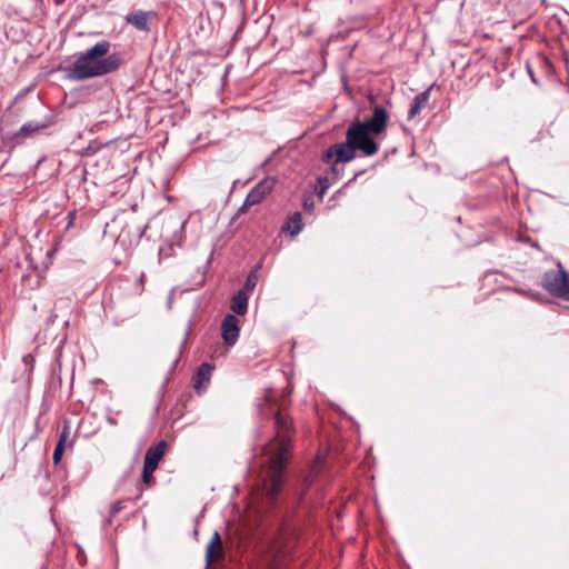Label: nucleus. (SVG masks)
<instances>
[{
    "mask_svg": "<svg viewBox=\"0 0 569 569\" xmlns=\"http://www.w3.org/2000/svg\"><path fill=\"white\" fill-rule=\"evenodd\" d=\"M350 33V30H345V31H339L337 33H331L328 38V42H338V41H342L345 39L348 38Z\"/></svg>",
    "mask_w": 569,
    "mask_h": 569,
    "instance_id": "nucleus-24",
    "label": "nucleus"
},
{
    "mask_svg": "<svg viewBox=\"0 0 569 569\" xmlns=\"http://www.w3.org/2000/svg\"><path fill=\"white\" fill-rule=\"evenodd\" d=\"M261 262H259L254 270L250 271L249 274L246 278L243 288L241 290H244V292L248 295V292L252 291L257 283H258V269L260 268Z\"/></svg>",
    "mask_w": 569,
    "mask_h": 569,
    "instance_id": "nucleus-17",
    "label": "nucleus"
},
{
    "mask_svg": "<svg viewBox=\"0 0 569 569\" xmlns=\"http://www.w3.org/2000/svg\"><path fill=\"white\" fill-rule=\"evenodd\" d=\"M69 435H70V427L66 423L59 435V439H58V442L56 446H60L61 447H64L66 448V445H67V440L69 438Z\"/></svg>",
    "mask_w": 569,
    "mask_h": 569,
    "instance_id": "nucleus-22",
    "label": "nucleus"
},
{
    "mask_svg": "<svg viewBox=\"0 0 569 569\" xmlns=\"http://www.w3.org/2000/svg\"><path fill=\"white\" fill-rule=\"evenodd\" d=\"M220 545V536L217 531L213 532L206 550V562L207 566H210L213 560V549L216 546Z\"/></svg>",
    "mask_w": 569,
    "mask_h": 569,
    "instance_id": "nucleus-19",
    "label": "nucleus"
},
{
    "mask_svg": "<svg viewBox=\"0 0 569 569\" xmlns=\"http://www.w3.org/2000/svg\"><path fill=\"white\" fill-rule=\"evenodd\" d=\"M317 181L319 184L318 194L320 197H322L325 194V192L327 191V189L330 187L329 179L326 176H320V177H318Z\"/></svg>",
    "mask_w": 569,
    "mask_h": 569,
    "instance_id": "nucleus-23",
    "label": "nucleus"
},
{
    "mask_svg": "<svg viewBox=\"0 0 569 569\" xmlns=\"http://www.w3.org/2000/svg\"><path fill=\"white\" fill-rule=\"evenodd\" d=\"M248 300L249 296L244 292V290H239L233 295L230 308L234 316H243L247 313Z\"/></svg>",
    "mask_w": 569,
    "mask_h": 569,
    "instance_id": "nucleus-14",
    "label": "nucleus"
},
{
    "mask_svg": "<svg viewBox=\"0 0 569 569\" xmlns=\"http://www.w3.org/2000/svg\"><path fill=\"white\" fill-rule=\"evenodd\" d=\"M527 69H528V72H529V74H530V78H531L532 82H533V83H538V80L536 79V77H535V74H533L532 70H531L529 67H527Z\"/></svg>",
    "mask_w": 569,
    "mask_h": 569,
    "instance_id": "nucleus-29",
    "label": "nucleus"
},
{
    "mask_svg": "<svg viewBox=\"0 0 569 569\" xmlns=\"http://www.w3.org/2000/svg\"><path fill=\"white\" fill-rule=\"evenodd\" d=\"M389 120V113L382 106H375L372 116L366 120L352 121L346 132V140L330 146L321 156V161L330 166L337 173V164L348 163L359 151L365 157H371L379 151L375 137L382 133Z\"/></svg>",
    "mask_w": 569,
    "mask_h": 569,
    "instance_id": "nucleus-2",
    "label": "nucleus"
},
{
    "mask_svg": "<svg viewBox=\"0 0 569 569\" xmlns=\"http://www.w3.org/2000/svg\"><path fill=\"white\" fill-rule=\"evenodd\" d=\"M559 270L546 271L541 279V286L550 295L569 300V272L561 263H558Z\"/></svg>",
    "mask_w": 569,
    "mask_h": 569,
    "instance_id": "nucleus-7",
    "label": "nucleus"
},
{
    "mask_svg": "<svg viewBox=\"0 0 569 569\" xmlns=\"http://www.w3.org/2000/svg\"><path fill=\"white\" fill-rule=\"evenodd\" d=\"M190 331H191V321L189 322L188 328H187V330H186V332H184L183 340H182V341H181V343H180V347H179V355H178V357L173 360V362H172V363H171V366H170V369H169V371H168V376H167L166 381H168V380H169V376H170V375L176 370V368H177V365H178V362H179V360H180V355L183 352V350H184V348H186L187 340H188V337H189V335H190Z\"/></svg>",
    "mask_w": 569,
    "mask_h": 569,
    "instance_id": "nucleus-18",
    "label": "nucleus"
},
{
    "mask_svg": "<svg viewBox=\"0 0 569 569\" xmlns=\"http://www.w3.org/2000/svg\"><path fill=\"white\" fill-rule=\"evenodd\" d=\"M287 555V532L282 525L261 541L253 569H278Z\"/></svg>",
    "mask_w": 569,
    "mask_h": 569,
    "instance_id": "nucleus-5",
    "label": "nucleus"
},
{
    "mask_svg": "<svg viewBox=\"0 0 569 569\" xmlns=\"http://www.w3.org/2000/svg\"><path fill=\"white\" fill-rule=\"evenodd\" d=\"M312 31H313V30H312L311 28H309V29H307V30L303 32V36H305V37H309V36L312 33Z\"/></svg>",
    "mask_w": 569,
    "mask_h": 569,
    "instance_id": "nucleus-31",
    "label": "nucleus"
},
{
    "mask_svg": "<svg viewBox=\"0 0 569 569\" xmlns=\"http://www.w3.org/2000/svg\"><path fill=\"white\" fill-rule=\"evenodd\" d=\"M313 201L311 199H305L303 200V209L308 212L312 211L313 210Z\"/></svg>",
    "mask_w": 569,
    "mask_h": 569,
    "instance_id": "nucleus-26",
    "label": "nucleus"
},
{
    "mask_svg": "<svg viewBox=\"0 0 569 569\" xmlns=\"http://www.w3.org/2000/svg\"><path fill=\"white\" fill-rule=\"evenodd\" d=\"M240 327L237 316L228 313L221 322V337L226 346L232 347L239 338Z\"/></svg>",
    "mask_w": 569,
    "mask_h": 569,
    "instance_id": "nucleus-9",
    "label": "nucleus"
},
{
    "mask_svg": "<svg viewBox=\"0 0 569 569\" xmlns=\"http://www.w3.org/2000/svg\"><path fill=\"white\" fill-rule=\"evenodd\" d=\"M432 86L426 89L425 91L418 93L408 110V120L413 119L416 116H418L422 109H425L429 102L430 99V92H431Z\"/></svg>",
    "mask_w": 569,
    "mask_h": 569,
    "instance_id": "nucleus-12",
    "label": "nucleus"
},
{
    "mask_svg": "<svg viewBox=\"0 0 569 569\" xmlns=\"http://www.w3.org/2000/svg\"><path fill=\"white\" fill-rule=\"evenodd\" d=\"M166 448L167 443L163 440L159 441L154 446L149 447L144 455V461L158 468L159 461L164 456Z\"/></svg>",
    "mask_w": 569,
    "mask_h": 569,
    "instance_id": "nucleus-13",
    "label": "nucleus"
},
{
    "mask_svg": "<svg viewBox=\"0 0 569 569\" xmlns=\"http://www.w3.org/2000/svg\"><path fill=\"white\" fill-rule=\"evenodd\" d=\"M64 450H66V448L61 447V445L56 446L53 456H52V461L56 466L61 461Z\"/></svg>",
    "mask_w": 569,
    "mask_h": 569,
    "instance_id": "nucleus-25",
    "label": "nucleus"
},
{
    "mask_svg": "<svg viewBox=\"0 0 569 569\" xmlns=\"http://www.w3.org/2000/svg\"><path fill=\"white\" fill-rule=\"evenodd\" d=\"M188 220L184 219L180 222L178 230H176L171 237V246H177L179 248L183 247L184 243V229Z\"/></svg>",
    "mask_w": 569,
    "mask_h": 569,
    "instance_id": "nucleus-16",
    "label": "nucleus"
},
{
    "mask_svg": "<svg viewBox=\"0 0 569 569\" xmlns=\"http://www.w3.org/2000/svg\"><path fill=\"white\" fill-rule=\"evenodd\" d=\"M68 218V224H67V228H69L70 226H72L73 221H74V218H76V211H70L67 216Z\"/></svg>",
    "mask_w": 569,
    "mask_h": 569,
    "instance_id": "nucleus-28",
    "label": "nucleus"
},
{
    "mask_svg": "<svg viewBox=\"0 0 569 569\" xmlns=\"http://www.w3.org/2000/svg\"><path fill=\"white\" fill-rule=\"evenodd\" d=\"M157 13L154 11L136 10L126 16V22L133 26L138 31L149 32V21L154 19Z\"/></svg>",
    "mask_w": 569,
    "mask_h": 569,
    "instance_id": "nucleus-11",
    "label": "nucleus"
},
{
    "mask_svg": "<svg viewBox=\"0 0 569 569\" xmlns=\"http://www.w3.org/2000/svg\"><path fill=\"white\" fill-rule=\"evenodd\" d=\"M361 173H362V171H361V172H357V173H356V174H355V176H353V177H352V178H351V179L346 183V186H348V184L352 183V182L358 178V176H360Z\"/></svg>",
    "mask_w": 569,
    "mask_h": 569,
    "instance_id": "nucleus-30",
    "label": "nucleus"
},
{
    "mask_svg": "<svg viewBox=\"0 0 569 569\" xmlns=\"http://www.w3.org/2000/svg\"><path fill=\"white\" fill-rule=\"evenodd\" d=\"M143 278H144V274L142 273L139 281L141 282Z\"/></svg>",
    "mask_w": 569,
    "mask_h": 569,
    "instance_id": "nucleus-36",
    "label": "nucleus"
},
{
    "mask_svg": "<svg viewBox=\"0 0 569 569\" xmlns=\"http://www.w3.org/2000/svg\"><path fill=\"white\" fill-rule=\"evenodd\" d=\"M531 246L535 247V248H539L537 242H531Z\"/></svg>",
    "mask_w": 569,
    "mask_h": 569,
    "instance_id": "nucleus-35",
    "label": "nucleus"
},
{
    "mask_svg": "<svg viewBox=\"0 0 569 569\" xmlns=\"http://www.w3.org/2000/svg\"><path fill=\"white\" fill-rule=\"evenodd\" d=\"M214 366L209 362L201 363L192 376V387L197 395H202L211 380Z\"/></svg>",
    "mask_w": 569,
    "mask_h": 569,
    "instance_id": "nucleus-10",
    "label": "nucleus"
},
{
    "mask_svg": "<svg viewBox=\"0 0 569 569\" xmlns=\"http://www.w3.org/2000/svg\"><path fill=\"white\" fill-rule=\"evenodd\" d=\"M247 207H243V204L241 206V208L239 209V212H243L246 210Z\"/></svg>",
    "mask_w": 569,
    "mask_h": 569,
    "instance_id": "nucleus-34",
    "label": "nucleus"
},
{
    "mask_svg": "<svg viewBox=\"0 0 569 569\" xmlns=\"http://www.w3.org/2000/svg\"><path fill=\"white\" fill-rule=\"evenodd\" d=\"M108 422L110 425H116L117 423L116 420L113 418H111V417L108 418Z\"/></svg>",
    "mask_w": 569,
    "mask_h": 569,
    "instance_id": "nucleus-33",
    "label": "nucleus"
},
{
    "mask_svg": "<svg viewBox=\"0 0 569 569\" xmlns=\"http://www.w3.org/2000/svg\"><path fill=\"white\" fill-rule=\"evenodd\" d=\"M302 228H303L302 216L299 211H297L288 217L286 226L282 228V230L284 232L289 233L291 237H295V236L299 234V232L302 230Z\"/></svg>",
    "mask_w": 569,
    "mask_h": 569,
    "instance_id": "nucleus-15",
    "label": "nucleus"
},
{
    "mask_svg": "<svg viewBox=\"0 0 569 569\" xmlns=\"http://www.w3.org/2000/svg\"><path fill=\"white\" fill-rule=\"evenodd\" d=\"M147 228H148V224H144L142 230H141V232H140V237H142L144 234Z\"/></svg>",
    "mask_w": 569,
    "mask_h": 569,
    "instance_id": "nucleus-32",
    "label": "nucleus"
},
{
    "mask_svg": "<svg viewBox=\"0 0 569 569\" xmlns=\"http://www.w3.org/2000/svg\"><path fill=\"white\" fill-rule=\"evenodd\" d=\"M111 43L101 40L94 46L76 56L72 64L64 67L66 77L72 81H82L90 78L112 73L122 64L119 53H109Z\"/></svg>",
    "mask_w": 569,
    "mask_h": 569,
    "instance_id": "nucleus-4",
    "label": "nucleus"
},
{
    "mask_svg": "<svg viewBox=\"0 0 569 569\" xmlns=\"http://www.w3.org/2000/svg\"><path fill=\"white\" fill-rule=\"evenodd\" d=\"M111 43L101 40L94 46L76 56L72 64L64 67L66 77L72 81H82L90 78L112 73L122 64L119 53H109Z\"/></svg>",
    "mask_w": 569,
    "mask_h": 569,
    "instance_id": "nucleus-3",
    "label": "nucleus"
},
{
    "mask_svg": "<svg viewBox=\"0 0 569 569\" xmlns=\"http://www.w3.org/2000/svg\"><path fill=\"white\" fill-rule=\"evenodd\" d=\"M122 508H123V506H122L121 500L114 501L110 507V511H109L110 518L104 521L106 525L111 523V518L117 516L122 510Z\"/></svg>",
    "mask_w": 569,
    "mask_h": 569,
    "instance_id": "nucleus-21",
    "label": "nucleus"
},
{
    "mask_svg": "<svg viewBox=\"0 0 569 569\" xmlns=\"http://www.w3.org/2000/svg\"><path fill=\"white\" fill-rule=\"evenodd\" d=\"M258 412L261 418L272 419L276 429L273 439L263 447L268 463L267 475L263 479V491L266 499L273 503L284 481L292 426L281 410L277 409L274 390L271 388L264 390L263 397L258 402Z\"/></svg>",
    "mask_w": 569,
    "mask_h": 569,
    "instance_id": "nucleus-1",
    "label": "nucleus"
},
{
    "mask_svg": "<svg viewBox=\"0 0 569 569\" xmlns=\"http://www.w3.org/2000/svg\"><path fill=\"white\" fill-rule=\"evenodd\" d=\"M57 122L53 112L46 113L40 120H31L24 122L18 131L2 133V149L12 151L18 146L26 142L27 139L33 138L36 134L52 127Z\"/></svg>",
    "mask_w": 569,
    "mask_h": 569,
    "instance_id": "nucleus-6",
    "label": "nucleus"
},
{
    "mask_svg": "<svg viewBox=\"0 0 569 569\" xmlns=\"http://www.w3.org/2000/svg\"><path fill=\"white\" fill-rule=\"evenodd\" d=\"M31 90V88H26L23 90H21L14 98V100L12 101V104L16 103L19 99H21L22 97H24L29 91Z\"/></svg>",
    "mask_w": 569,
    "mask_h": 569,
    "instance_id": "nucleus-27",
    "label": "nucleus"
},
{
    "mask_svg": "<svg viewBox=\"0 0 569 569\" xmlns=\"http://www.w3.org/2000/svg\"><path fill=\"white\" fill-rule=\"evenodd\" d=\"M276 186L274 178L267 177L259 181L247 194L243 207H252L260 203L267 194H269Z\"/></svg>",
    "mask_w": 569,
    "mask_h": 569,
    "instance_id": "nucleus-8",
    "label": "nucleus"
},
{
    "mask_svg": "<svg viewBox=\"0 0 569 569\" xmlns=\"http://www.w3.org/2000/svg\"><path fill=\"white\" fill-rule=\"evenodd\" d=\"M157 467L143 461L142 480L144 483H149L152 480V475Z\"/></svg>",
    "mask_w": 569,
    "mask_h": 569,
    "instance_id": "nucleus-20",
    "label": "nucleus"
}]
</instances>
